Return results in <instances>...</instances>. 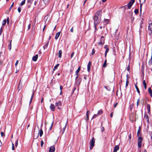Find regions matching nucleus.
Returning a JSON list of instances; mask_svg holds the SVG:
<instances>
[{"instance_id": "774afa93", "label": "nucleus", "mask_w": 152, "mask_h": 152, "mask_svg": "<svg viewBox=\"0 0 152 152\" xmlns=\"http://www.w3.org/2000/svg\"><path fill=\"white\" fill-rule=\"evenodd\" d=\"M70 31L72 32H73V27H72V28L70 30Z\"/></svg>"}, {"instance_id": "3c124183", "label": "nucleus", "mask_w": 152, "mask_h": 152, "mask_svg": "<svg viewBox=\"0 0 152 152\" xmlns=\"http://www.w3.org/2000/svg\"><path fill=\"white\" fill-rule=\"evenodd\" d=\"M74 52H73L72 53V54H71V58H72L73 57V56H74Z\"/></svg>"}, {"instance_id": "052dcab7", "label": "nucleus", "mask_w": 152, "mask_h": 152, "mask_svg": "<svg viewBox=\"0 0 152 152\" xmlns=\"http://www.w3.org/2000/svg\"><path fill=\"white\" fill-rule=\"evenodd\" d=\"M104 21L107 23L108 22V20L105 19L104 20Z\"/></svg>"}, {"instance_id": "5fc2aeb1", "label": "nucleus", "mask_w": 152, "mask_h": 152, "mask_svg": "<svg viewBox=\"0 0 152 152\" xmlns=\"http://www.w3.org/2000/svg\"><path fill=\"white\" fill-rule=\"evenodd\" d=\"M130 70V66H129V65L128 67H127V70L128 71H129V70Z\"/></svg>"}, {"instance_id": "72a5a7b5", "label": "nucleus", "mask_w": 152, "mask_h": 152, "mask_svg": "<svg viewBox=\"0 0 152 152\" xmlns=\"http://www.w3.org/2000/svg\"><path fill=\"white\" fill-rule=\"evenodd\" d=\"M102 113V110H100L98 111V114L99 115H100Z\"/></svg>"}, {"instance_id": "6e6552de", "label": "nucleus", "mask_w": 152, "mask_h": 152, "mask_svg": "<svg viewBox=\"0 0 152 152\" xmlns=\"http://www.w3.org/2000/svg\"><path fill=\"white\" fill-rule=\"evenodd\" d=\"M34 5L36 6H38L39 4V2L38 0H34Z\"/></svg>"}, {"instance_id": "6ab92c4d", "label": "nucleus", "mask_w": 152, "mask_h": 152, "mask_svg": "<svg viewBox=\"0 0 152 152\" xmlns=\"http://www.w3.org/2000/svg\"><path fill=\"white\" fill-rule=\"evenodd\" d=\"M62 52L61 50H60L58 52V56L59 58H61V57Z\"/></svg>"}, {"instance_id": "603ef678", "label": "nucleus", "mask_w": 152, "mask_h": 152, "mask_svg": "<svg viewBox=\"0 0 152 152\" xmlns=\"http://www.w3.org/2000/svg\"><path fill=\"white\" fill-rule=\"evenodd\" d=\"M109 48H107V49H106V50L105 51V53H107L108 52L109 50Z\"/></svg>"}, {"instance_id": "473e14b6", "label": "nucleus", "mask_w": 152, "mask_h": 152, "mask_svg": "<svg viewBox=\"0 0 152 152\" xmlns=\"http://www.w3.org/2000/svg\"><path fill=\"white\" fill-rule=\"evenodd\" d=\"M26 0H23V1L20 3V5L21 6L23 5L25 3Z\"/></svg>"}, {"instance_id": "412c9836", "label": "nucleus", "mask_w": 152, "mask_h": 152, "mask_svg": "<svg viewBox=\"0 0 152 152\" xmlns=\"http://www.w3.org/2000/svg\"><path fill=\"white\" fill-rule=\"evenodd\" d=\"M34 91H33L32 92V95H31V99H30V104L32 100V99L33 98V96H34Z\"/></svg>"}, {"instance_id": "de8ad7c7", "label": "nucleus", "mask_w": 152, "mask_h": 152, "mask_svg": "<svg viewBox=\"0 0 152 152\" xmlns=\"http://www.w3.org/2000/svg\"><path fill=\"white\" fill-rule=\"evenodd\" d=\"M44 144V142L43 140H41V145L42 147V146Z\"/></svg>"}, {"instance_id": "ea45409f", "label": "nucleus", "mask_w": 152, "mask_h": 152, "mask_svg": "<svg viewBox=\"0 0 152 152\" xmlns=\"http://www.w3.org/2000/svg\"><path fill=\"white\" fill-rule=\"evenodd\" d=\"M14 2H13L12 4L11 5V6L10 7V8H9V10H10L11 8L13 7L14 5Z\"/></svg>"}, {"instance_id": "a18cd8bd", "label": "nucleus", "mask_w": 152, "mask_h": 152, "mask_svg": "<svg viewBox=\"0 0 152 152\" xmlns=\"http://www.w3.org/2000/svg\"><path fill=\"white\" fill-rule=\"evenodd\" d=\"M31 25L30 24H28V30H29V29H30V28H31Z\"/></svg>"}, {"instance_id": "8fccbe9b", "label": "nucleus", "mask_w": 152, "mask_h": 152, "mask_svg": "<svg viewBox=\"0 0 152 152\" xmlns=\"http://www.w3.org/2000/svg\"><path fill=\"white\" fill-rule=\"evenodd\" d=\"M79 71H78V70H77L75 72V75H77L79 73Z\"/></svg>"}, {"instance_id": "39448f33", "label": "nucleus", "mask_w": 152, "mask_h": 152, "mask_svg": "<svg viewBox=\"0 0 152 152\" xmlns=\"http://www.w3.org/2000/svg\"><path fill=\"white\" fill-rule=\"evenodd\" d=\"M55 105L56 106L58 107V108L59 109V106H61L62 105V103L60 101H59L58 102H56L55 104Z\"/></svg>"}, {"instance_id": "f704fd0d", "label": "nucleus", "mask_w": 152, "mask_h": 152, "mask_svg": "<svg viewBox=\"0 0 152 152\" xmlns=\"http://www.w3.org/2000/svg\"><path fill=\"white\" fill-rule=\"evenodd\" d=\"M18 139H17L15 141V146L17 147L18 145Z\"/></svg>"}, {"instance_id": "e2e57ef3", "label": "nucleus", "mask_w": 152, "mask_h": 152, "mask_svg": "<svg viewBox=\"0 0 152 152\" xmlns=\"http://www.w3.org/2000/svg\"><path fill=\"white\" fill-rule=\"evenodd\" d=\"M53 122L52 123V124H51V126L50 127V130H51V129H52V126H53Z\"/></svg>"}, {"instance_id": "6e6d98bb", "label": "nucleus", "mask_w": 152, "mask_h": 152, "mask_svg": "<svg viewBox=\"0 0 152 152\" xmlns=\"http://www.w3.org/2000/svg\"><path fill=\"white\" fill-rule=\"evenodd\" d=\"M18 60H17L16 61V62L15 64V66H17V65H18Z\"/></svg>"}, {"instance_id": "9d476101", "label": "nucleus", "mask_w": 152, "mask_h": 152, "mask_svg": "<svg viewBox=\"0 0 152 152\" xmlns=\"http://www.w3.org/2000/svg\"><path fill=\"white\" fill-rule=\"evenodd\" d=\"M119 147L118 145H115L114 147L113 152H116L117 151L119 150Z\"/></svg>"}, {"instance_id": "864d4df0", "label": "nucleus", "mask_w": 152, "mask_h": 152, "mask_svg": "<svg viewBox=\"0 0 152 152\" xmlns=\"http://www.w3.org/2000/svg\"><path fill=\"white\" fill-rule=\"evenodd\" d=\"M139 99H138L137 100V106H138L139 105Z\"/></svg>"}, {"instance_id": "bb28decb", "label": "nucleus", "mask_w": 152, "mask_h": 152, "mask_svg": "<svg viewBox=\"0 0 152 152\" xmlns=\"http://www.w3.org/2000/svg\"><path fill=\"white\" fill-rule=\"evenodd\" d=\"M140 11L141 12L142 11V7L143 3H142H142H141V0H140Z\"/></svg>"}, {"instance_id": "7ed1b4c3", "label": "nucleus", "mask_w": 152, "mask_h": 152, "mask_svg": "<svg viewBox=\"0 0 152 152\" xmlns=\"http://www.w3.org/2000/svg\"><path fill=\"white\" fill-rule=\"evenodd\" d=\"M134 2V0H131L128 4V8L129 9Z\"/></svg>"}, {"instance_id": "5701e85b", "label": "nucleus", "mask_w": 152, "mask_h": 152, "mask_svg": "<svg viewBox=\"0 0 152 152\" xmlns=\"http://www.w3.org/2000/svg\"><path fill=\"white\" fill-rule=\"evenodd\" d=\"M143 84L145 88L146 89L147 88L145 80H144L143 81Z\"/></svg>"}, {"instance_id": "a19ab883", "label": "nucleus", "mask_w": 152, "mask_h": 152, "mask_svg": "<svg viewBox=\"0 0 152 152\" xmlns=\"http://www.w3.org/2000/svg\"><path fill=\"white\" fill-rule=\"evenodd\" d=\"M142 142H138V146L139 148H140L141 146Z\"/></svg>"}, {"instance_id": "c9c22d12", "label": "nucleus", "mask_w": 152, "mask_h": 152, "mask_svg": "<svg viewBox=\"0 0 152 152\" xmlns=\"http://www.w3.org/2000/svg\"><path fill=\"white\" fill-rule=\"evenodd\" d=\"M11 41L10 42V43L9 45V49L10 50H11Z\"/></svg>"}, {"instance_id": "f257e3e1", "label": "nucleus", "mask_w": 152, "mask_h": 152, "mask_svg": "<svg viewBox=\"0 0 152 152\" xmlns=\"http://www.w3.org/2000/svg\"><path fill=\"white\" fill-rule=\"evenodd\" d=\"M99 17L95 15L94 17V26L95 28H96V24L100 22V19H98Z\"/></svg>"}, {"instance_id": "c85d7f7f", "label": "nucleus", "mask_w": 152, "mask_h": 152, "mask_svg": "<svg viewBox=\"0 0 152 152\" xmlns=\"http://www.w3.org/2000/svg\"><path fill=\"white\" fill-rule=\"evenodd\" d=\"M142 139L141 137H139L138 138V142H142Z\"/></svg>"}, {"instance_id": "1a4fd4ad", "label": "nucleus", "mask_w": 152, "mask_h": 152, "mask_svg": "<svg viewBox=\"0 0 152 152\" xmlns=\"http://www.w3.org/2000/svg\"><path fill=\"white\" fill-rule=\"evenodd\" d=\"M144 120L147 121L148 123H149L148 117L147 115H145L144 117Z\"/></svg>"}, {"instance_id": "a878e982", "label": "nucleus", "mask_w": 152, "mask_h": 152, "mask_svg": "<svg viewBox=\"0 0 152 152\" xmlns=\"http://www.w3.org/2000/svg\"><path fill=\"white\" fill-rule=\"evenodd\" d=\"M140 130H141L140 128V127H139V129L138 130L137 133V136H139V134H140Z\"/></svg>"}, {"instance_id": "9b49d317", "label": "nucleus", "mask_w": 152, "mask_h": 152, "mask_svg": "<svg viewBox=\"0 0 152 152\" xmlns=\"http://www.w3.org/2000/svg\"><path fill=\"white\" fill-rule=\"evenodd\" d=\"M38 55H36L35 56H34L32 58V60L34 61H36L38 58Z\"/></svg>"}, {"instance_id": "c03bdc74", "label": "nucleus", "mask_w": 152, "mask_h": 152, "mask_svg": "<svg viewBox=\"0 0 152 152\" xmlns=\"http://www.w3.org/2000/svg\"><path fill=\"white\" fill-rule=\"evenodd\" d=\"M97 116V114H94L93 116L92 119H94V118H96V117Z\"/></svg>"}, {"instance_id": "338daca9", "label": "nucleus", "mask_w": 152, "mask_h": 152, "mask_svg": "<svg viewBox=\"0 0 152 152\" xmlns=\"http://www.w3.org/2000/svg\"><path fill=\"white\" fill-rule=\"evenodd\" d=\"M63 87L62 86H60V89L61 90V91L62 89H63Z\"/></svg>"}, {"instance_id": "69168bd1", "label": "nucleus", "mask_w": 152, "mask_h": 152, "mask_svg": "<svg viewBox=\"0 0 152 152\" xmlns=\"http://www.w3.org/2000/svg\"><path fill=\"white\" fill-rule=\"evenodd\" d=\"M117 104H118V103H116L114 105V107H116L117 106Z\"/></svg>"}, {"instance_id": "2f4dec72", "label": "nucleus", "mask_w": 152, "mask_h": 152, "mask_svg": "<svg viewBox=\"0 0 152 152\" xmlns=\"http://www.w3.org/2000/svg\"><path fill=\"white\" fill-rule=\"evenodd\" d=\"M135 88H136V90H137V92L139 94H140V91H139V89L138 88V87H137V85H136L135 86Z\"/></svg>"}, {"instance_id": "f03ea898", "label": "nucleus", "mask_w": 152, "mask_h": 152, "mask_svg": "<svg viewBox=\"0 0 152 152\" xmlns=\"http://www.w3.org/2000/svg\"><path fill=\"white\" fill-rule=\"evenodd\" d=\"M95 140L94 138H92L90 142V150L92 149L94 145Z\"/></svg>"}, {"instance_id": "4468645a", "label": "nucleus", "mask_w": 152, "mask_h": 152, "mask_svg": "<svg viewBox=\"0 0 152 152\" xmlns=\"http://www.w3.org/2000/svg\"><path fill=\"white\" fill-rule=\"evenodd\" d=\"M34 0H27V2L29 3H30V5L28 6V7L29 8L30 7L31 5L32 4L33 2L34 1Z\"/></svg>"}, {"instance_id": "58836bf2", "label": "nucleus", "mask_w": 152, "mask_h": 152, "mask_svg": "<svg viewBox=\"0 0 152 152\" xmlns=\"http://www.w3.org/2000/svg\"><path fill=\"white\" fill-rule=\"evenodd\" d=\"M1 136L3 137H4L5 136V134L3 132H1Z\"/></svg>"}, {"instance_id": "4be33fe9", "label": "nucleus", "mask_w": 152, "mask_h": 152, "mask_svg": "<svg viewBox=\"0 0 152 152\" xmlns=\"http://www.w3.org/2000/svg\"><path fill=\"white\" fill-rule=\"evenodd\" d=\"M59 65V64H57L56 66H55L53 70V72L56 69H57V68L58 67Z\"/></svg>"}, {"instance_id": "4c0bfd02", "label": "nucleus", "mask_w": 152, "mask_h": 152, "mask_svg": "<svg viewBox=\"0 0 152 152\" xmlns=\"http://www.w3.org/2000/svg\"><path fill=\"white\" fill-rule=\"evenodd\" d=\"M138 12H139L138 11V10L137 9H136L135 10L134 12L135 14H137L138 13Z\"/></svg>"}, {"instance_id": "49530a36", "label": "nucleus", "mask_w": 152, "mask_h": 152, "mask_svg": "<svg viewBox=\"0 0 152 152\" xmlns=\"http://www.w3.org/2000/svg\"><path fill=\"white\" fill-rule=\"evenodd\" d=\"M128 84H129V81H128V80H127L126 81V87H127L128 86Z\"/></svg>"}, {"instance_id": "680f3d73", "label": "nucleus", "mask_w": 152, "mask_h": 152, "mask_svg": "<svg viewBox=\"0 0 152 152\" xmlns=\"http://www.w3.org/2000/svg\"><path fill=\"white\" fill-rule=\"evenodd\" d=\"M129 139H131V134H130L129 136Z\"/></svg>"}, {"instance_id": "a211bd4d", "label": "nucleus", "mask_w": 152, "mask_h": 152, "mask_svg": "<svg viewBox=\"0 0 152 152\" xmlns=\"http://www.w3.org/2000/svg\"><path fill=\"white\" fill-rule=\"evenodd\" d=\"M21 80L20 79V83H19V84L18 85V89L19 90H20L21 89V88L22 87V85H21L20 84V83L21 82Z\"/></svg>"}, {"instance_id": "e433bc0d", "label": "nucleus", "mask_w": 152, "mask_h": 152, "mask_svg": "<svg viewBox=\"0 0 152 152\" xmlns=\"http://www.w3.org/2000/svg\"><path fill=\"white\" fill-rule=\"evenodd\" d=\"M148 63L150 65H151L152 64V59H150L148 61Z\"/></svg>"}, {"instance_id": "7c9ffc66", "label": "nucleus", "mask_w": 152, "mask_h": 152, "mask_svg": "<svg viewBox=\"0 0 152 152\" xmlns=\"http://www.w3.org/2000/svg\"><path fill=\"white\" fill-rule=\"evenodd\" d=\"M49 41H48V43H47L44 46H43V48L44 50H45L46 48L47 47L49 43Z\"/></svg>"}, {"instance_id": "f3484780", "label": "nucleus", "mask_w": 152, "mask_h": 152, "mask_svg": "<svg viewBox=\"0 0 152 152\" xmlns=\"http://www.w3.org/2000/svg\"><path fill=\"white\" fill-rule=\"evenodd\" d=\"M43 134V132L42 129H41L39 131L38 134H39V136L41 137L42 136Z\"/></svg>"}, {"instance_id": "4d7b16f0", "label": "nucleus", "mask_w": 152, "mask_h": 152, "mask_svg": "<svg viewBox=\"0 0 152 152\" xmlns=\"http://www.w3.org/2000/svg\"><path fill=\"white\" fill-rule=\"evenodd\" d=\"M104 130V127H102L101 128V131L102 132H103Z\"/></svg>"}, {"instance_id": "20e7f679", "label": "nucleus", "mask_w": 152, "mask_h": 152, "mask_svg": "<svg viewBox=\"0 0 152 152\" xmlns=\"http://www.w3.org/2000/svg\"><path fill=\"white\" fill-rule=\"evenodd\" d=\"M148 30L151 34H152V23H150L148 27Z\"/></svg>"}, {"instance_id": "0eeeda50", "label": "nucleus", "mask_w": 152, "mask_h": 152, "mask_svg": "<svg viewBox=\"0 0 152 152\" xmlns=\"http://www.w3.org/2000/svg\"><path fill=\"white\" fill-rule=\"evenodd\" d=\"M50 108L52 111H54L55 110V107L54 104H51Z\"/></svg>"}, {"instance_id": "cd10ccee", "label": "nucleus", "mask_w": 152, "mask_h": 152, "mask_svg": "<svg viewBox=\"0 0 152 152\" xmlns=\"http://www.w3.org/2000/svg\"><path fill=\"white\" fill-rule=\"evenodd\" d=\"M39 135L38 134H34V138L35 139H36L38 137Z\"/></svg>"}, {"instance_id": "79ce46f5", "label": "nucleus", "mask_w": 152, "mask_h": 152, "mask_svg": "<svg viewBox=\"0 0 152 152\" xmlns=\"http://www.w3.org/2000/svg\"><path fill=\"white\" fill-rule=\"evenodd\" d=\"M21 7H19L18 8V10L19 13H20L21 12Z\"/></svg>"}, {"instance_id": "09e8293b", "label": "nucleus", "mask_w": 152, "mask_h": 152, "mask_svg": "<svg viewBox=\"0 0 152 152\" xmlns=\"http://www.w3.org/2000/svg\"><path fill=\"white\" fill-rule=\"evenodd\" d=\"M12 150H14L15 149L14 145L13 143H12Z\"/></svg>"}, {"instance_id": "37998d69", "label": "nucleus", "mask_w": 152, "mask_h": 152, "mask_svg": "<svg viewBox=\"0 0 152 152\" xmlns=\"http://www.w3.org/2000/svg\"><path fill=\"white\" fill-rule=\"evenodd\" d=\"M45 4L48 3L49 0H43Z\"/></svg>"}, {"instance_id": "0e129e2a", "label": "nucleus", "mask_w": 152, "mask_h": 152, "mask_svg": "<svg viewBox=\"0 0 152 152\" xmlns=\"http://www.w3.org/2000/svg\"><path fill=\"white\" fill-rule=\"evenodd\" d=\"M76 88L75 87H74L73 89V93L74 91H75V90L76 89Z\"/></svg>"}, {"instance_id": "f8f14e48", "label": "nucleus", "mask_w": 152, "mask_h": 152, "mask_svg": "<svg viewBox=\"0 0 152 152\" xmlns=\"http://www.w3.org/2000/svg\"><path fill=\"white\" fill-rule=\"evenodd\" d=\"M147 108L148 111V113L149 114L150 113V106L149 104H148L147 105Z\"/></svg>"}, {"instance_id": "bf43d9fd", "label": "nucleus", "mask_w": 152, "mask_h": 152, "mask_svg": "<svg viewBox=\"0 0 152 152\" xmlns=\"http://www.w3.org/2000/svg\"><path fill=\"white\" fill-rule=\"evenodd\" d=\"M7 23L8 24H9V18H8L7 19Z\"/></svg>"}, {"instance_id": "b1692460", "label": "nucleus", "mask_w": 152, "mask_h": 152, "mask_svg": "<svg viewBox=\"0 0 152 152\" xmlns=\"http://www.w3.org/2000/svg\"><path fill=\"white\" fill-rule=\"evenodd\" d=\"M107 59H105V60L104 61V63L103 64V66L104 67H105L107 66Z\"/></svg>"}, {"instance_id": "aec40b11", "label": "nucleus", "mask_w": 152, "mask_h": 152, "mask_svg": "<svg viewBox=\"0 0 152 152\" xmlns=\"http://www.w3.org/2000/svg\"><path fill=\"white\" fill-rule=\"evenodd\" d=\"M101 12V11L99 10L97 11L95 15L96 16H97L98 17H99V15L100 13Z\"/></svg>"}, {"instance_id": "2eb2a0df", "label": "nucleus", "mask_w": 152, "mask_h": 152, "mask_svg": "<svg viewBox=\"0 0 152 152\" xmlns=\"http://www.w3.org/2000/svg\"><path fill=\"white\" fill-rule=\"evenodd\" d=\"M103 40L104 41V38L103 36H102L101 37V41L99 42V44H104V43H103L102 42V41Z\"/></svg>"}, {"instance_id": "13d9d810", "label": "nucleus", "mask_w": 152, "mask_h": 152, "mask_svg": "<svg viewBox=\"0 0 152 152\" xmlns=\"http://www.w3.org/2000/svg\"><path fill=\"white\" fill-rule=\"evenodd\" d=\"M94 53H95V51H94V49H93V50H92V55H93Z\"/></svg>"}, {"instance_id": "393cba45", "label": "nucleus", "mask_w": 152, "mask_h": 152, "mask_svg": "<svg viewBox=\"0 0 152 152\" xmlns=\"http://www.w3.org/2000/svg\"><path fill=\"white\" fill-rule=\"evenodd\" d=\"M90 113V112L89 111H87V113H86V117L87 118V120H88V115Z\"/></svg>"}, {"instance_id": "423d86ee", "label": "nucleus", "mask_w": 152, "mask_h": 152, "mask_svg": "<svg viewBox=\"0 0 152 152\" xmlns=\"http://www.w3.org/2000/svg\"><path fill=\"white\" fill-rule=\"evenodd\" d=\"M91 65V61H89L88 64L87 65V71L89 72H90V67Z\"/></svg>"}, {"instance_id": "dca6fc26", "label": "nucleus", "mask_w": 152, "mask_h": 152, "mask_svg": "<svg viewBox=\"0 0 152 152\" xmlns=\"http://www.w3.org/2000/svg\"><path fill=\"white\" fill-rule=\"evenodd\" d=\"M148 91L150 94L151 96L152 97V90L150 88H149L148 89Z\"/></svg>"}, {"instance_id": "ddd939ff", "label": "nucleus", "mask_w": 152, "mask_h": 152, "mask_svg": "<svg viewBox=\"0 0 152 152\" xmlns=\"http://www.w3.org/2000/svg\"><path fill=\"white\" fill-rule=\"evenodd\" d=\"M60 33L61 32L59 31L56 34V36L55 37V39H57L58 38V37H59L60 34Z\"/></svg>"}, {"instance_id": "c756f323", "label": "nucleus", "mask_w": 152, "mask_h": 152, "mask_svg": "<svg viewBox=\"0 0 152 152\" xmlns=\"http://www.w3.org/2000/svg\"><path fill=\"white\" fill-rule=\"evenodd\" d=\"M6 20H4L2 22V25L4 26L6 23Z\"/></svg>"}]
</instances>
